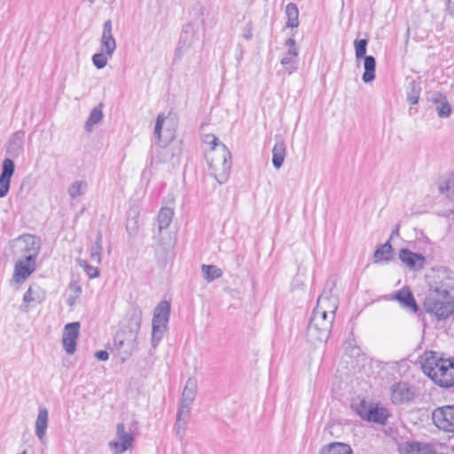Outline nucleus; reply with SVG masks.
Returning a JSON list of instances; mask_svg holds the SVG:
<instances>
[{
    "label": "nucleus",
    "mask_w": 454,
    "mask_h": 454,
    "mask_svg": "<svg viewBox=\"0 0 454 454\" xmlns=\"http://www.w3.org/2000/svg\"><path fill=\"white\" fill-rule=\"evenodd\" d=\"M427 293L424 300L425 310L436 319L449 317L454 311V272L447 267L433 268L426 276Z\"/></svg>",
    "instance_id": "obj_1"
},
{
    "label": "nucleus",
    "mask_w": 454,
    "mask_h": 454,
    "mask_svg": "<svg viewBox=\"0 0 454 454\" xmlns=\"http://www.w3.org/2000/svg\"><path fill=\"white\" fill-rule=\"evenodd\" d=\"M423 372L434 384L449 388L454 386V358H444L435 351H425L419 357Z\"/></svg>",
    "instance_id": "obj_2"
},
{
    "label": "nucleus",
    "mask_w": 454,
    "mask_h": 454,
    "mask_svg": "<svg viewBox=\"0 0 454 454\" xmlns=\"http://www.w3.org/2000/svg\"><path fill=\"white\" fill-rule=\"evenodd\" d=\"M26 247L27 253L24 259L16 262L14 266L13 278L17 283H23L35 270V259L40 250V239L28 235L26 238Z\"/></svg>",
    "instance_id": "obj_3"
},
{
    "label": "nucleus",
    "mask_w": 454,
    "mask_h": 454,
    "mask_svg": "<svg viewBox=\"0 0 454 454\" xmlns=\"http://www.w3.org/2000/svg\"><path fill=\"white\" fill-rule=\"evenodd\" d=\"M211 174L220 184H224L230 175L231 154L225 145H220L218 150H209L206 154Z\"/></svg>",
    "instance_id": "obj_4"
},
{
    "label": "nucleus",
    "mask_w": 454,
    "mask_h": 454,
    "mask_svg": "<svg viewBox=\"0 0 454 454\" xmlns=\"http://www.w3.org/2000/svg\"><path fill=\"white\" fill-rule=\"evenodd\" d=\"M170 316V304L161 301L154 309L153 317L152 345L155 348L162 340L168 327Z\"/></svg>",
    "instance_id": "obj_5"
},
{
    "label": "nucleus",
    "mask_w": 454,
    "mask_h": 454,
    "mask_svg": "<svg viewBox=\"0 0 454 454\" xmlns=\"http://www.w3.org/2000/svg\"><path fill=\"white\" fill-rule=\"evenodd\" d=\"M356 413L364 420L377 424H386L389 412L378 404H368L365 401H361L356 407Z\"/></svg>",
    "instance_id": "obj_6"
},
{
    "label": "nucleus",
    "mask_w": 454,
    "mask_h": 454,
    "mask_svg": "<svg viewBox=\"0 0 454 454\" xmlns=\"http://www.w3.org/2000/svg\"><path fill=\"white\" fill-rule=\"evenodd\" d=\"M137 335L134 332L121 329L114 337V348L122 356L121 360L125 361L131 356L137 348Z\"/></svg>",
    "instance_id": "obj_7"
},
{
    "label": "nucleus",
    "mask_w": 454,
    "mask_h": 454,
    "mask_svg": "<svg viewBox=\"0 0 454 454\" xmlns=\"http://www.w3.org/2000/svg\"><path fill=\"white\" fill-rule=\"evenodd\" d=\"M432 420L439 430L454 433V404L435 408L432 412Z\"/></svg>",
    "instance_id": "obj_8"
},
{
    "label": "nucleus",
    "mask_w": 454,
    "mask_h": 454,
    "mask_svg": "<svg viewBox=\"0 0 454 454\" xmlns=\"http://www.w3.org/2000/svg\"><path fill=\"white\" fill-rule=\"evenodd\" d=\"M334 282H327L326 288L324 289L321 295L318 297L315 311L325 312L327 315L335 316V311L338 308V298L332 294L334 287Z\"/></svg>",
    "instance_id": "obj_9"
},
{
    "label": "nucleus",
    "mask_w": 454,
    "mask_h": 454,
    "mask_svg": "<svg viewBox=\"0 0 454 454\" xmlns=\"http://www.w3.org/2000/svg\"><path fill=\"white\" fill-rule=\"evenodd\" d=\"M116 434L119 441H111L109 442V448L114 450L115 454H121L132 448L134 436L126 432L123 423L117 424Z\"/></svg>",
    "instance_id": "obj_10"
},
{
    "label": "nucleus",
    "mask_w": 454,
    "mask_h": 454,
    "mask_svg": "<svg viewBox=\"0 0 454 454\" xmlns=\"http://www.w3.org/2000/svg\"><path fill=\"white\" fill-rule=\"evenodd\" d=\"M80 330L79 322L68 323L64 327L62 343L66 352L73 355L76 350V340Z\"/></svg>",
    "instance_id": "obj_11"
},
{
    "label": "nucleus",
    "mask_w": 454,
    "mask_h": 454,
    "mask_svg": "<svg viewBox=\"0 0 454 454\" xmlns=\"http://www.w3.org/2000/svg\"><path fill=\"white\" fill-rule=\"evenodd\" d=\"M415 395V388L406 382L396 383L391 387V399L394 403L411 402Z\"/></svg>",
    "instance_id": "obj_12"
},
{
    "label": "nucleus",
    "mask_w": 454,
    "mask_h": 454,
    "mask_svg": "<svg viewBox=\"0 0 454 454\" xmlns=\"http://www.w3.org/2000/svg\"><path fill=\"white\" fill-rule=\"evenodd\" d=\"M399 259L410 270L419 271L424 268L426 258L422 254L414 253L408 248L399 251Z\"/></svg>",
    "instance_id": "obj_13"
},
{
    "label": "nucleus",
    "mask_w": 454,
    "mask_h": 454,
    "mask_svg": "<svg viewBox=\"0 0 454 454\" xmlns=\"http://www.w3.org/2000/svg\"><path fill=\"white\" fill-rule=\"evenodd\" d=\"M15 171V164L12 159L5 158L2 162L0 175V198L5 197L10 190L11 179Z\"/></svg>",
    "instance_id": "obj_14"
},
{
    "label": "nucleus",
    "mask_w": 454,
    "mask_h": 454,
    "mask_svg": "<svg viewBox=\"0 0 454 454\" xmlns=\"http://www.w3.org/2000/svg\"><path fill=\"white\" fill-rule=\"evenodd\" d=\"M100 49L108 57H112L116 49V41L113 36V23L111 20L105 21L100 38Z\"/></svg>",
    "instance_id": "obj_15"
},
{
    "label": "nucleus",
    "mask_w": 454,
    "mask_h": 454,
    "mask_svg": "<svg viewBox=\"0 0 454 454\" xmlns=\"http://www.w3.org/2000/svg\"><path fill=\"white\" fill-rule=\"evenodd\" d=\"M25 132L19 130L14 132L6 144V154L11 158H17L24 151Z\"/></svg>",
    "instance_id": "obj_16"
},
{
    "label": "nucleus",
    "mask_w": 454,
    "mask_h": 454,
    "mask_svg": "<svg viewBox=\"0 0 454 454\" xmlns=\"http://www.w3.org/2000/svg\"><path fill=\"white\" fill-rule=\"evenodd\" d=\"M330 331H327L316 325L309 324L306 332L307 341L314 347L326 342L330 336Z\"/></svg>",
    "instance_id": "obj_17"
},
{
    "label": "nucleus",
    "mask_w": 454,
    "mask_h": 454,
    "mask_svg": "<svg viewBox=\"0 0 454 454\" xmlns=\"http://www.w3.org/2000/svg\"><path fill=\"white\" fill-rule=\"evenodd\" d=\"M196 393L197 380L196 379L190 377L186 380V384L183 390L179 408L191 411L192 405L196 396Z\"/></svg>",
    "instance_id": "obj_18"
},
{
    "label": "nucleus",
    "mask_w": 454,
    "mask_h": 454,
    "mask_svg": "<svg viewBox=\"0 0 454 454\" xmlns=\"http://www.w3.org/2000/svg\"><path fill=\"white\" fill-rule=\"evenodd\" d=\"M395 298L399 301L403 308H405L414 313L419 310V306L409 287H403L395 294Z\"/></svg>",
    "instance_id": "obj_19"
},
{
    "label": "nucleus",
    "mask_w": 454,
    "mask_h": 454,
    "mask_svg": "<svg viewBox=\"0 0 454 454\" xmlns=\"http://www.w3.org/2000/svg\"><path fill=\"white\" fill-rule=\"evenodd\" d=\"M276 143L272 149V164L275 168L279 169L286 155V145L280 136H276Z\"/></svg>",
    "instance_id": "obj_20"
},
{
    "label": "nucleus",
    "mask_w": 454,
    "mask_h": 454,
    "mask_svg": "<svg viewBox=\"0 0 454 454\" xmlns=\"http://www.w3.org/2000/svg\"><path fill=\"white\" fill-rule=\"evenodd\" d=\"M35 427V435L43 441L48 427V410L43 406L39 407Z\"/></svg>",
    "instance_id": "obj_21"
},
{
    "label": "nucleus",
    "mask_w": 454,
    "mask_h": 454,
    "mask_svg": "<svg viewBox=\"0 0 454 454\" xmlns=\"http://www.w3.org/2000/svg\"><path fill=\"white\" fill-rule=\"evenodd\" d=\"M406 454H436L435 449L430 443L411 442L403 446Z\"/></svg>",
    "instance_id": "obj_22"
},
{
    "label": "nucleus",
    "mask_w": 454,
    "mask_h": 454,
    "mask_svg": "<svg viewBox=\"0 0 454 454\" xmlns=\"http://www.w3.org/2000/svg\"><path fill=\"white\" fill-rule=\"evenodd\" d=\"M191 411L179 408L176 414V420L175 424L176 434L182 441L185 435L186 426L190 417Z\"/></svg>",
    "instance_id": "obj_23"
},
{
    "label": "nucleus",
    "mask_w": 454,
    "mask_h": 454,
    "mask_svg": "<svg viewBox=\"0 0 454 454\" xmlns=\"http://www.w3.org/2000/svg\"><path fill=\"white\" fill-rule=\"evenodd\" d=\"M333 319V316L327 315L325 312L313 310L309 324L316 325L317 326H320L321 328L331 332Z\"/></svg>",
    "instance_id": "obj_24"
},
{
    "label": "nucleus",
    "mask_w": 454,
    "mask_h": 454,
    "mask_svg": "<svg viewBox=\"0 0 454 454\" xmlns=\"http://www.w3.org/2000/svg\"><path fill=\"white\" fill-rule=\"evenodd\" d=\"M318 454H353V450L347 443L333 442L324 445Z\"/></svg>",
    "instance_id": "obj_25"
},
{
    "label": "nucleus",
    "mask_w": 454,
    "mask_h": 454,
    "mask_svg": "<svg viewBox=\"0 0 454 454\" xmlns=\"http://www.w3.org/2000/svg\"><path fill=\"white\" fill-rule=\"evenodd\" d=\"M128 316H129V325H128L129 329L128 330L129 332H134V333L137 335L140 326H141V323H142V316H143L142 311L137 307H132L129 310Z\"/></svg>",
    "instance_id": "obj_26"
},
{
    "label": "nucleus",
    "mask_w": 454,
    "mask_h": 454,
    "mask_svg": "<svg viewBox=\"0 0 454 454\" xmlns=\"http://www.w3.org/2000/svg\"><path fill=\"white\" fill-rule=\"evenodd\" d=\"M363 59L364 72L362 75V80L364 82L368 83L375 79L376 60L372 55H368Z\"/></svg>",
    "instance_id": "obj_27"
},
{
    "label": "nucleus",
    "mask_w": 454,
    "mask_h": 454,
    "mask_svg": "<svg viewBox=\"0 0 454 454\" xmlns=\"http://www.w3.org/2000/svg\"><path fill=\"white\" fill-rule=\"evenodd\" d=\"M174 210L168 207H162L157 215L158 222V229L159 232H161L162 230L167 229L173 219Z\"/></svg>",
    "instance_id": "obj_28"
},
{
    "label": "nucleus",
    "mask_w": 454,
    "mask_h": 454,
    "mask_svg": "<svg viewBox=\"0 0 454 454\" xmlns=\"http://www.w3.org/2000/svg\"><path fill=\"white\" fill-rule=\"evenodd\" d=\"M393 248L389 241L380 245L374 252V262H389L392 258Z\"/></svg>",
    "instance_id": "obj_29"
},
{
    "label": "nucleus",
    "mask_w": 454,
    "mask_h": 454,
    "mask_svg": "<svg viewBox=\"0 0 454 454\" xmlns=\"http://www.w3.org/2000/svg\"><path fill=\"white\" fill-rule=\"evenodd\" d=\"M286 15L287 18L286 27L294 28L299 26V10L295 4L289 3L286 6Z\"/></svg>",
    "instance_id": "obj_30"
},
{
    "label": "nucleus",
    "mask_w": 454,
    "mask_h": 454,
    "mask_svg": "<svg viewBox=\"0 0 454 454\" xmlns=\"http://www.w3.org/2000/svg\"><path fill=\"white\" fill-rule=\"evenodd\" d=\"M44 299L41 287L37 285H31L23 296V301L29 303L35 301L40 303Z\"/></svg>",
    "instance_id": "obj_31"
},
{
    "label": "nucleus",
    "mask_w": 454,
    "mask_h": 454,
    "mask_svg": "<svg viewBox=\"0 0 454 454\" xmlns=\"http://www.w3.org/2000/svg\"><path fill=\"white\" fill-rule=\"evenodd\" d=\"M298 56V49L293 48L289 49L286 55L281 59L280 63L282 66L286 67V69L289 74H291L295 69L296 67L294 65L296 63V57Z\"/></svg>",
    "instance_id": "obj_32"
},
{
    "label": "nucleus",
    "mask_w": 454,
    "mask_h": 454,
    "mask_svg": "<svg viewBox=\"0 0 454 454\" xmlns=\"http://www.w3.org/2000/svg\"><path fill=\"white\" fill-rule=\"evenodd\" d=\"M201 272L207 282H212L223 276V270L215 265L202 264Z\"/></svg>",
    "instance_id": "obj_33"
},
{
    "label": "nucleus",
    "mask_w": 454,
    "mask_h": 454,
    "mask_svg": "<svg viewBox=\"0 0 454 454\" xmlns=\"http://www.w3.org/2000/svg\"><path fill=\"white\" fill-rule=\"evenodd\" d=\"M103 118V112H102V104H99L97 107H94L85 122V129L88 132H90L92 129V127L96 124H98Z\"/></svg>",
    "instance_id": "obj_34"
},
{
    "label": "nucleus",
    "mask_w": 454,
    "mask_h": 454,
    "mask_svg": "<svg viewBox=\"0 0 454 454\" xmlns=\"http://www.w3.org/2000/svg\"><path fill=\"white\" fill-rule=\"evenodd\" d=\"M439 191L450 200H454V173L448 176L445 180L439 184Z\"/></svg>",
    "instance_id": "obj_35"
},
{
    "label": "nucleus",
    "mask_w": 454,
    "mask_h": 454,
    "mask_svg": "<svg viewBox=\"0 0 454 454\" xmlns=\"http://www.w3.org/2000/svg\"><path fill=\"white\" fill-rule=\"evenodd\" d=\"M421 87L419 82L411 81L407 88V101L411 105H416L419 102Z\"/></svg>",
    "instance_id": "obj_36"
},
{
    "label": "nucleus",
    "mask_w": 454,
    "mask_h": 454,
    "mask_svg": "<svg viewBox=\"0 0 454 454\" xmlns=\"http://www.w3.org/2000/svg\"><path fill=\"white\" fill-rule=\"evenodd\" d=\"M87 183L85 181L78 180L71 184L67 189V192L72 199H75L85 192Z\"/></svg>",
    "instance_id": "obj_37"
},
{
    "label": "nucleus",
    "mask_w": 454,
    "mask_h": 454,
    "mask_svg": "<svg viewBox=\"0 0 454 454\" xmlns=\"http://www.w3.org/2000/svg\"><path fill=\"white\" fill-rule=\"evenodd\" d=\"M102 235L100 232L97 234V239L90 249V259L92 262L97 263L101 262V252H102Z\"/></svg>",
    "instance_id": "obj_38"
},
{
    "label": "nucleus",
    "mask_w": 454,
    "mask_h": 454,
    "mask_svg": "<svg viewBox=\"0 0 454 454\" xmlns=\"http://www.w3.org/2000/svg\"><path fill=\"white\" fill-rule=\"evenodd\" d=\"M367 45V39H356L354 41L356 59L357 61L368 56L366 55Z\"/></svg>",
    "instance_id": "obj_39"
},
{
    "label": "nucleus",
    "mask_w": 454,
    "mask_h": 454,
    "mask_svg": "<svg viewBox=\"0 0 454 454\" xmlns=\"http://www.w3.org/2000/svg\"><path fill=\"white\" fill-rule=\"evenodd\" d=\"M439 98L442 99V103L436 106V113L441 118H447L451 114L450 106L447 100V98L444 95H438Z\"/></svg>",
    "instance_id": "obj_40"
},
{
    "label": "nucleus",
    "mask_w": 454,
    "mask_h": 454,
    "mask_svg": "<svg viewBox=\"0 0 454 454\" xmlns=\"http://www.w3.org/2000/svg\"><path fill=\"white\" fill-rule=\"evenodd\" d=\"M78 264L83 268L86 274L89 276L90 278H95L98 277L99 270L97 267L90 265L85 260L79 259Z\"/></svg>",
    "instance_id": "obj_41"
},
{
    "label": "nucleus",
    "mask_w": 454,
    "mask_h": 454,
    "mask_svg": "<svg viewBox=\"0 0 454 454\" xmlns=\"http://www.w3.org/2000/svg\"><path fill=\"white\" fill-rule=\"evenodd\" d=\"M107 56L106 52L96 53L92 56V63L98 69L104 68L107 64Z\"/></svg>",
    "instance_id": "obj_42"
},
{
    "label": "nucleus",
    "mask_w": 454,
    "mask_h": 454,
    "mask_svg": "<svg viewBox=\"0 0 454 454\" xmlns=\"http://www.w3.org/2000/svg\"><path fill=\"white\" fill-rule=\"evenodd\" d=\"M204 142L211 145L210 150H218L220 145H223L219 142V139L213 134H207L204 137Z\"/></svg>",
    "instance_id": "obj_43"
},
{
    "label": "nucleus",
    "mask_w": 454,
    "mask_h": 454,
    "mask_svg": "<svg viewBox=\"0 0 454 454\" xmlns=\"http://www.w3.org/2000/svg\"><path fill=\"white\" fill-rule=\"evenodd\" d=\"M164 121H165L164 114H160L156 119V123H155V127H154V136L157 137L158 140H160L161 129H162Z\"/></svg>",
    "instance_id": "obj_44"
},
{
    "label": "nucleus",
    "mask_w": 454,
    "mask_h": 454,
    "mask_svg": "<svg viewBox=\"0 0 454 454\" xmlns=\"http://www.w3.org/2000/svg\"><path fill=\"white\" fill-rule=\"evenodd\" d=\"M192 29V26L191 24H187L183 28V32H182V35H181V39H180V43H182V41L184 42V45L183 46H179L177 49H176V54L178 55H181V51H182V49L183 47L185 45L186 43V41H187V35H188V33L189 31Z\"/></svg>",
    "instance_id": "obj_45"
},
{
    "label": "nucleus",
    "mask_w": 454,
    "mask_h": 454,
    "mask_svg": "<svg viewBox=\"0 0 454 454\" xmlns=\"http://www.w3.org/2000/svg\"><path fill=\"white\" fill-rule=\"evenodd\" d=\"M252 31H253L252 23L248 22L247 24H246V26L243 28V37L246 40H250L253 36Z\"/></svg>",
    "instance_id": "obj_46"
},
{
    "label": "nucleus",
    "mask_w": 454,
    "mask_h": 454,
    "mask_svg": "<svg viewBox=\"0 0 454 454\" xmlns=\"http://www.w3.org/2000/svg\"><path fill=\"white\" fill-rule=\"evenodd\" d=\"M95 356L99 361H106L109 358V354L106 350H98L95 353Z\"/></svg>",
    "instance_id": "obj_47"
},
{
    "label": "nucleus",
    "mask_w": 454,
    "mask_h": 454,
    "mask_svg": "<svg viewBox=\"0 0 454 454\" xmlns=\"http://www.w3.org/2000/svg\"><path fill=\"white\" fill-rule=\"evenodd\" d=\"M70 288L76 294V295H79L82 293L81 286L77 283H71Z\"/></svg>",
    "instance_id": "obj_48"
},
{
    "label": "nucleus",
    "mask_w": 454,
    "mask_h": 454,
    "mask_svg": "<svg viewBox=\"0 0 454 454\" xmlns=\"http://www.w3.org/2000/svg\"><path fill=\"white\" fill-rule=\"evenodd\" d=\"M438 95H443L442 93L441 92H434L432 96V102L436 104L437 106L442 103V99L439 98Z\"/></svg>",
    "instance_id": "obj_49"
},
{
    "label": "nucleus",
    "mask_w": 454,
    "mask_h": 454,
    "mask_svg": "<svg viewBox=\"0 0 454 454\" xmlns=\"http://www.w3.org/2000/svg\"><path fill=\"white\" fill-rule=\"evenodd\" d=\"M295 43H296L295 39L293 37H291L286 41V45L290 47L291 49L294 48Z\"/></svg>",
    "instance_id": "obj_50"
},
{
    "label": "nucleus",
    "mask_w": 454,
    "mask_h": 454,
    "mask_svg": "<svg viewBox=\"0 0 454 454\" xmlns=\"http://www.w3.org/2000/svg\"><path fill=\"white\" fill-rule=\"evenodd\" d=\"M398 235H399V225H396L395 228L391 232L390 239H392L395 236H398Z\"/></svg>",
    "instance_id": "obj_51"
},
{
    "label": "nucleus",
    "mask_w": 454,
    "mask_h": 454,
    "mask_svg": "<svg viewBox=\"0 0 454 454\" xmlns=\"http://www.w3.org/2000/svg\"><path fill=\"white\" fill-rule=\"evenodd\" d=\"M89 2H90V4H93V3L95 2V0H89Z\"/></svg>",
    "instance_id": "obj_52"
}]
</instances>
